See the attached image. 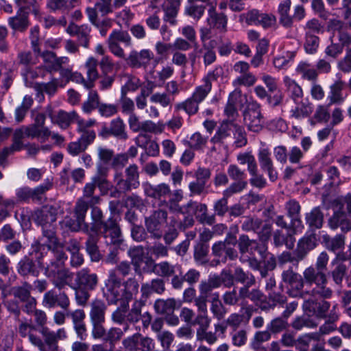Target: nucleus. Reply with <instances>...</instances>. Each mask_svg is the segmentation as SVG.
Here are the masks:
<instances>
[{
  "label": "nucleus",
  "mask_w": 351,
  "mask_h": 351,
  "mask_svg": "<svg viewBox=\"0 0 351 351\" xmlns=\"http://www.w3.org/2000/svg\"><path fill=\"white\" fill-rule=\"evenodd\" d=\"M90 217L92 222L90 225L84 223L82 231L86 234L94 232L99 233L105 239L107 245H119L122 242L121 228L113 217H109L106 221L102 210L97 206H90Z\"/></svg>",
  "instance_id": "obj_1"
},
{
  "label": "nucleus",
  "mask_w": 351,
  "mask_h": 351,
  "mask_svg": "<svg viewBox=\"0 0 351 351\" xmlns=\"http://www.w3.org/2000/svg\"><path fill=\"white\" fill-rule=\"evenodd\" d=\"M43 234L38 241L36 247L37 259L44 260L46 256L49 258H58L59 260L67 259L64 251V246L58 241L56 234L55 226L49 225L44 226Z\"/></svg>",
  "instance_id": "obj_2"
},
{
  "label": "nucleus",
  "mask_w": 351,
  "mask_h": 351,
  "mask_svg": "<svg viewBox=\"0 0 351 351\" xmlns=\"http://www.w3.org/2000/svg\"><path fill=\"white\" fill-rule=\"evenodd\" d=\"M303 276L307 285L315 284V285L311 291H308L307 295H310V298L330 299L332 296L333 291L327 287L328 279L323 271H317L311 266L304 269Z\"/></svg>",
  "instance_id": "obj_3"
},
{
  "label": "nucleus",
  "mask_w": 351,
  "mask_h": 351,
  "mask_svg": "<svg viewBox=\"0 0 351 351\" xmlns=\"http://www.w3.org/2000/svg\"><path fill=\"white\" fill-rule=\"evenodd\" d=\"M66 259L59 260L58 258H49L48 261L39 260L40 265L45 266V275L50 279L55 287L63 289L69 282L71 275L69 271L62 267Z\"/></svg>",
  "instance_id": "obj_4"
},
{
  "label": "nucleus",
  "mask_w": 351,
  "mask_h": 351,
  "mask_svg": "<svg viewBox=\"0 0 351 351\" xmlns=\"http://www.w3.org/2000/svg\"><path fill=\"white\" fill-rule=\"evenodd\" d=\"M139 284L135 278H130L121 284V287L117 290L114 295L108 300L110 304H116L118 302H122L123 308H128L129 302L138 293Z\"/></svg>",
  "instance_id": "obj_5"
},
{
  "label": "nucleus",
  "mask_w": 351,
  "mask_h": 351,
  "mask_svg": "<svg viewBox=\"0 0 351 351\" xmlns=\"http://www.w3.org/2000/svg\"><path fill=\"white\" fill-rule=\"evenodd\" d=\"M154 60L155 65L158 63V60L155 58L154 53L148 49H143L138 51L132 50L125 58L128 65L133 69H147L152 60Z\"/></svg>",
  "instance_id": "obj_6"
},
{
  "label": "nucleus",
  "mask_w": 351,
  "mask_h": 351,
  "mask_svg": "<svg viewBox=\"0 0 351 351\" xmlns=\"http://www.w3.org/2000/svg\"><path fill=\"white\" fill-rule=\"evenodd\" d=\"M51 186L52 182L47 179L43 184L34 189L24 186L16 189V196L19 202H27L30 200L40 202L45 192L49 190Z\"/></svg>",
  "instance_id": "obj_7"
},
{
  "label": "nucleus",
  "mask_w": 351,
  "mask_h": 351,
  "mask_svg": "<svg viewBox=\"0 0 351 351\" xmlns=\"http://www.w3.org/2000/svg\"><path fill=\"white\" fill-rule=\"evenodd\" d=\"M261 105L255 100H250L243 112V119L248 130L251 132H258L262 129Z\"/></svg>",
  "instance_id": "obj_8"
},
{
  "label": "nucleus",
  "mask_w": 351,
  "mask_h": 351,
  "mask_svg": "<svg viewBox=\"0 0 351 351\" xmlns=\"http://www.w3.org/2000/svg\"><path fill=\"white\" fill-rule=\"evenodd\" d=\"M167 219V213L162 209L155 210L145 218V227L147 232L155 239H160L163 235V224Z\"/></svg>",
  "instance_id": "obj_9"
},
{
  "label": "nucleus",
  "mask_w": 351,
  "mask_h": 351,
  "mask_svg": "<svg viewBox=\"0 0 351 351\" xmlns=\"http://www.w3.org/2000/svg\"><path fill=\"white\" fill-rule=\"evenodd\" d=\"M249 25H261L264 29L270 28L276 25V18L272 14L262 12L253 9L241 15Z\"/></svg>",
  "instance_id": "obj_10"
},
{
  "label": "nucleus",
  "mask_w": 351,
  "mask_h": 351,
  "mask_svg": "<svg viewBox=\"0 0 351 351\" xmlns=\"http://www.w3.org/2000/svg\"><path fill=\"white\" fill-rule=\"evenodd\" d=\"M222 73L223 69L221 66H217L213 71L209 72L203 79L204 84L195 88L191 96L193 99L199 104L201 103L212 89L211 80H217L222 75Z\"/></svg>",
  "instance_id": "obj_11"
},
{
  "label": "nucleus",
  "mask_w": 351,
  "mask_h": 351,
  "mask_svg": "<svg viewBox=\"0 0 351 351\" xmlns=\"http://www.w3.org/2000/svg\"><path fill=\"white\" fill-rule=\"evenodd\" d=\"M219 287V282L213 280L210 276L207 280H202L199 285V295L195 299V305L200 307L207 306L208 298H214L215 293H213L214 289Z\"/></svg>",
  "instance_id": "obj_12"
},
{
  "label": "nucleus",
  "mask_w": 351,
  "mask_h": 351,
  "mask_svg": "<svg viewBox=\"0 0 351 351\" xmlns=\"http://www.w3.org/2000/svg\"><path fill=\"white\" fill-rule=\"evenodd\" d=\"M325 300L318 301L317 299H306L302 304L303 310L306 313L315 315L318 318H326L330 303Z\"/></svg>",
  "instance_id": "obj_13"
},
{
  "label": "nucleus",
  "mask_w": 351,
  "mask_h": 351,
  "mask_svg": "<svg viewBox=\"0 0 351 351\" xmlns=\"http://www.w3.org/2000/svg\"><path fill=\"white\" fill-rule=\"evenodd\" d=\"M43 305L47 308L58 306L67 311L70 306V300L64 292L57 294L54 290L47 291L43 296Z\"/></svg>",
  "instance_id": "obj_14"
},
{
  "label": "nucleus",
  "mask_w": 351,
  "mask_h": 351,
  "mask_svg": "<svg viewBox=\"0 0 351 351\" xmlns=\"http://www.w3.org/2000/svg\"><path fill=\"white\" fill-rule=\"evenodd\" d=\"M66 31L69 35L77 37L79 45L86 49L89 47L91 29L88 25H77L71 23Z\"/></svg>",
  "instance_id": "obj_15"
},
{
  "label": "nucleus",
  "mask_w": 351,
  "mask_h": 351,
  "mask_svg": "<svg viewBox=\"0 0 351 351\" xmlns=\"http://www.w3.org/2000/svg\"><path fill=\"white\" fill-rule=\"evenodd\" d=\"M206 23L208 27L219 33L227 32L228 16L223 12H218L214 7L208 10Z\"/></svg>",
  "instance_id": "obj_16"
},
{
  "label": "nucleus",
  "mask_w": 351,
  "mask_h": 351,
  "mask_svg": "<svg viewBox=\"0 0 351 351\" xmlns=\"http://www.w3.org/2000/svg\"><path fill=\"white\" fill-rule=\"evenodd\" d=\"M328 224L332 230H335L338 228H340L341 230L345 233L351 230V221L348 218V213L343 210L341 207L334 211L328 219Z\"/></svg>",
  "instance_id": "obj_17"
},
{
  "label": "nucleus",
  "mask_w": 351,
  "mask_h": 351,
  "mask_svg": "<svg viewBox=\"0 0 351 351\" xmlns=\"http://www.w3.org/2000/svg\"><path fill=\"white\" fill-rule=\"evenodd\" d=\"M47 112L51 118L52 123L57 124L62 130L67 129L69 125L78 118L75 111L67 112L62 110L53 114L51 107H48Z\"/></svg>",
  "instance_id": "obj_18"
},
{
  "label": "nucleus",
  "mask_w": 351,
  "mask_h": 351,
  "mask_svg": "<svg viewBox=\"0 0 351 351\" xmlns=\"http://www.w3.org/2000/svg\"><path fill=\"white\" fill-rule=\"evenodd\" d=\"M76 282L85 289L94 290L98 283V276L88 268H83L76 274Z\"/></svg>",
  "instance_id": "obj_19"
},
{
  "label": "nucleus",
  "mask_w": 351,
  "mask_h": 351,
  "mask_svg": "<svg viewBox=\"0 0 351 351\" xmlns=\"http://www.w3.org/2000/svg\"><path fill=\"white\" fill-rule=\"evenodd\" d=\"M95 138V133H83L77 141L71 142L68 145L67 151L71 156H76L84 152Z\"/></svg>",
  "instance_id": "obj_20"
},
{
  "label": "nucleus",
  "mask_w": 351,
  "mask_h": 351,
  "mask_svg": "<svg viewBox=\"0 0 351 351\" xmlns=\"http://www.w3.org/2000/svg\"><path fill=\"white\" fill-rule=\"evenodd\" d=\"M338 39L339 43H331V44L325 49L326 56L334 59L337 58L342 53L344 48L346 49L347 46L351 42V35L346 32H340L338 35Z\"/></svg>",
  "instance_id": "obj_21"
},
{
  "label": "nucleus",
  "mask_w": 351,
  "mask_h": 351,
  "mask_svg": "<svg viewBox=\"0 0 351 351\" xmlns=\"http://www.w3.org/2000/svg\"><path fill=\"white\" fill-rule=\"evenodd\" d=\"M144 191L147 197L160 201V205L162 204V201L165 200L167 196L171 193L169 186L165 183L157 185L147 184L144 186Z\"/></svg>",
  "instance_id": "obj_22"
},
{
  "label": "nucleus",
  "mask_w": 351,
  "mask_h": 351,
  "mask_svg": "<svg viewBox=\"0 0 351 351\" xmlns=\"http://www.w3.org/2000/svg\"><path fill=\"white\" fill-rule=\"evenodd\" d=\"M29 15V13L18 10L15 16L8 18V23L14 32H25L30 25Z\"/></svg>",
  "instance_id": "obj_23"
},
{
  "label": "nucleus",
  "mask_w": 351,
  "mask_h": 351,
  "mask_svg": "<svg viewBox=\"0 0 351 351\" xmlns=\"http://www.w3.org/2000/svg\"><path fill=\"white\" fill-rule=\"evenodd\" d=\"M345 241L346 237L342 234H337L334 237H331L328 234L322 236V243L324 247L333 253L343 250Z\"/></svg>",
  "instance_id": "obj_24"
},
{
  "label": "nucleus",
  "mask_w": 351,
  "mask_h": 351,
  "mask_svg": "<svg viewBox=\"0 0 351 351\" xmlns=\"http://www.w3.org/2000/svg\"><path fill=\"white\" fill-rule=\"evenodd\" d=\"M88 237L85 243L86 252L90 256L92 262H99L102 258V255L99 250L98 242L99 233L90 232L86 234Z\"/></svg>",
  "instance_id": "obj_25"
},
{
  "label": "nucleus",
  "mask_w": 351,
  "mask_h": 351,
  "mask_svg": "<svg viewBox=\"0 0 351 351\" xmlns=\"http://www.w3.org/2000/svg\"><path fill=\"white\" fill-rule=\"evenodd\" d=\"M122 276L115 268L109 271L108 279L106 280V292L105 296L108 300L111 295L115 294L117 290L121 287Z\"/></svg>",
  "instance_id": "obj_26"
},
{
  "label": "nucleus",
  "mask_w": 351,
  "mask_h": 351,
  "mask_svg": "<svg viewBox=\"0 0 351 351\" xmlns=\"http://www.w3.org/2000/svg\"><path fill=\"white\" fill-rule=\"evenodd\" d=\"M315 237L312 236H304L298 242L295 252L302 261L307 256L308 252L316 247Z\"/></svg>",
  "instance_id": "obj_27"
},
{
  "label": "nucleus",
  "mask_w": 351,
  "mask_h": 351,
  "mask_svg": "<svg viewBox=\"0 0 351 351\" xmlns=\"http://www.w3.org/2000/svg\"><path fill=\"white\" fill-rule=\"evenodd\" d=\"M34 220L38 225L42 226L43 229L44 226L49 227V225H53V223L56 221V216L52 207H44L35 213Z\"/></svg>",
  "instance_id": "obj_28"
},
{
  "label": "nucleus",
  "mask_w": 351,
  "mask_h": 351,
  "mask_svg": "<svg viewBox=\"0 0 351 351\" xmlns=\"http://www.w3.org/2000/svg\"><path fill=\"white\" fill-rule=\"evenodd\" d=\"M179 306L178 302L173 298L167 300L158 299L154 302V308L156 313L167 315L173 314Z\"/></svg>",
  "instance_id": "obj_29"
},
{
  "label": "nucleus",
  "mask_w": 351,
  "mask_h": 351,
  "mask_svg": "<svg viewBox=\"0 0 351 351\" xmlns=\"http://www.w3.org/2000/svg\"><path fill=\"white\" fill-rule=\"evenodd\" d=\"M107 306L101 300H95L90 304V318L91 322H105Z\"/></svg>",
  "instance_id": "obj_30"
},
{
  "label": "nucleus",
  "mask_w": 351,
  "mask_h": 351,
  "mask_svg": "<svg viewBox=\"0 0 351 351\" xmlns=\"http://www.w3.org/2000/svg\"><path fill=\"white\" fill-rule=\"evenodd\" d=\"M98 61L93 57L88 58L85 63L86 69L87 83H86V88L91 89L95 85V81L99 77L97 71Z\"/></svg>",
  "instance_id": "obj_31"
},
{
  "label": "nucleus",
  "mask_w": 351,
  "mask_h": 351,
  "mask_svg": "<svg viewBox=\"0 0 351 351\" xmlns=\"http://www.w3.org/2000/svg\"><path fill=\"white\" fill-rule=\"evenodd\" d=\"M197 308L198 314L194 318L192 325H198L197 334L200 335V332H205L210 326V319L208 315L207 306L200 307V306H195Z\"/></svg>",
  "instance_id": "obj_32"
},
{
  "label": "nucleus",
  "mask_w": 351,
  "mask_h": 351,
  "mask_svg": "<svg viewBox=\"0 0 351 351\" xmlns=\"http://www.w3.org/2000/svg\"><path fill=\"white\" fill-rule=\"evenodd\" d=\"M88 208H90V205L85 203V202L79 199H77L74 208V213L76 217V232L80 230H82V228L84 227V223H86L85 218Z\"/></svg>",
  "instance_id": "obj_33"
},
{
  "label": "nucleus",
  "mask_w": 351,
  "mask_h": 351,
  "mask_svg": "<svg viewBox=\"0 0 351 351\" xmlns=\"http://www.w3.org/2000/svg\"><path fill=\"white\" fill-rule=\"evenodd\" d=\"M305 219L311 229H320L324 223V215L318 207H315L309 213H306Z\"/></svg>",
  "instance_id": "obj_34"
},
{
  "label": "nucleus",
  "mask_w": 351,
  "mask_h": 351,
  "mask_svg": "<svg viewBox=\"0 0 351 351\" xmlns=\"http://www.w3.org/2000/svg\"><path fill=\"white\" fill-rule=\"evenodd\" d=\"M291 1V0H285L281 2L278 6V13L280 15L279 22L286 28L293 26V19L289 14Z\"/></svg>",
  "instance_id": "obj_35"
},
{
  "label": "nucleus",
  "mask_w": 351,
  "mask_h": 351,
  "mask_svg": "<svg viewBox=\"0 0 351 351\" xmlns=\"http://www.w3.org/2000/svg\"><path fill=\"white\" fill-rule=\"evenodd\" d=\"M17 271L21 276L31 275L37 276L38 271L34 261L27 256L23 257L17 264Z\"/></svg>",
  "instance_id": "obj_36"
},
{
  "label": "nucleus",
  "mask_w": 351,
  "mask_h": 351,
  "mask_svg": "<svg viewBox=\"0 0 351 351\" xmlns=\"http://www.w3.org/2000/svg\"><path fill=\"white\" fill-rule=\"evenodd\" d=\"M284 82L289 97L295 104L300 103L303 97L302 88L294 80H291L289 77H285Z\"/></svg>",
  "instance_id": "obj_37"
},
{
  "label": "nucleus",
  "mask_w": 351,
  "mask_h": 351,
  "mask_svg": "<svg viewBox=\"0 0 351 351\" xmlns=\"http://www.w3.org/2000/svg\"><path fill=\"white\" fill-rule=\"evenodd\" d=\"M19 10L27 13H32L36 19L41 16L40 5L37 0H14Z\"/></svg>",
  "instance_id": "obj_38"
},
{
  "label": "nucleus",
  "mask_w": 351,
  "mask_h": 351,
  "mask_svg": "<svg viewBox=\"0 0 351 351\" xmlns=\"http://www.w3.org/2000/svg\"><path fill=\"white\" fill-rule=\"evenodd\" d=\"M95 190L93 184L86 183L83 188L82 196L78 199L85 202L90 207L100 204L101 199L99 195H95Z\"/></svg>",
  "instance_id": "obj_39"
},
{
  "label": "nucleus",
  "mask_w": 351,
  "mask_h": 351,
  "mask_svg": "<svg viewBox=\"0 0 351 351\" xmlns=\"http://www.w3.org/2000/svg\"><path fill=\"white\" fill-rule=\"evenodd\" d=\"M176 269H181L180 265H171L167 261L156 263L153 267V271L160 277H170L175 274Z\"/></svg>",
  "instance_id": "obj_40"
},
{
  "label": "nucleus",
  "mask_w": 351,
  "mask_h": 351,
  "mask_svg": "<svg viewBox=\"0 0 351 351\" xmlns=\"http://www.w3.org/2000/svg\"><path fill=\"white\" fill-rule=\"evenodd\" d=\"M344 86L345 83L341 80H337L330 86L328 96L329 104H341L344 101V97L342 95V90Z\"/></svg>",
  "instance_id": "obj_41"
},
{
  "label": "nucleus",
  "mask_w": 351,
  "mask_h": 351,
  "mask_svg": "<svg viewBox=\"0 0 351 351\" xmlns=\"http://www.w3.org/2000/svg\"><path fill=\"white\" fill-rule=\"evenodd\" d=\"M210 311L213 317L218 320H221L224 318L227 313V309L219 300V293L215 292L214 298L211 300Z\"/></svg>",
  "instance_id": "obj_42"
},
{
  "label": "nucleus",
  "mask_w": 351,
  "mask_h": 351,
  "mask_svg": "<svg viewBox=\"0 0 351 351\" xmlns=\"http://www.w3.org/2000/svg\"><path fill=\"white\" fill-rule=\"evenodd\" d=\"M304 283H306L304 280V277L301 276L299 278H298L297 280L291 285H290L289 287H287L288 294L293 298H306L308 291H302V289L304 286Z\"/></svg>",
  "instance_id": "obj_43"
},
{
  "label": "nucleus",
  "mask_w": 351,
  "mask_h": 351,
  "mask_svg": "<svg viewBox=\"0 0 351 351\" xmlns=\"http://www.w3.org/2000/svg\"><path fill=\"white\" fill-rule=\"evenodd\" d=\"M274 243L276 247L285 245L288 249H292L294 246L295 239L290 234H285L280 230H276L273 234Z\"/></svg>",
  "instance_id": "obj_44"
},
{
  "label": "nucleus",
  "mask_w": 351,
  "mask_h": 351,
  "mask_svg": "<svg viewBox=\"0 0 351 351\" xmlns=\"http://www.w3.org/2000/svg\"><path fill=\"white\" fill-rule=\"evenodd\" d=\"M205 10L206 5L203 4L188 3L184 9V14L197 21L203 16Z\"/></svg>",
  "instance_id": "obj_45"
},
{
  "label": "nucleus",
  "mask_w": 351,
  "mask_h": 351,
  "mask_svg": "<svg viewBox=\"0 0 351 351\" xmlns=\"http://www.w3.org/2000/svg\"><path fill=\"white\" fill-rule=\"evenodd\" d=\"M209 246L207 243H198L194 247V259L199 265H205L208 262L207 256Z\"/></svg>",
  "instance_id": "obj_46"
},
{
  "label": "nucleus",
  "mask_w": 351,
  "mask_h": 351,
  "mask_svg": "<svg viewBox=\"0 0 351 351\" xmlns=\"http://www.w3.org/2000/svg\"><path fill=\"white\" fill-rule=\"evenodd\" d=\"M32 287L30 284L25 282L23 284L22 286L14 287L12 289V295L14 298L19 299L21 302H25L31 296V291Z\"/></svg>",
  "instance_id": "obj_47"
},
{
  "label": "nucleus",
  "mask_w": 351,
  "mask_h": 351,
  "mask_svg": "<svg viewBox=\"0 0 351 351\" xmlns=\"http://www.w3.org/2000/svg\"><path fill=\"white\" fill-rule=\"evenodd\" d=\"M40 332L44 337L47 351H56L58 340L55 332L50 330L47 327H43Z\"/></svg>",
  "instance_id": "obj_48"
},
{
  "label": "nucleus",
  "mask_w": 351,
  "mask_h": 351,
  "mask_svg": "<svg viewBox=\"0 0 351 351\" xmlns=\"http://www.w3.org/2000/svg\"><path fill=\"white\" fill-rule=\"evenodd\" d=\"M234 277L237 282L243 284L244 285L253 286L256 280L254 276L248 271H245L241 267H237L234 272Z\"/></svg>",
  "instance_id": "obj_49"
},
{
  "label": "nucleus",
  "mask_w": 351,
  "mask_h": 351,
  "mask_svg": "<svg viewBox=\"0 0 351 351\" xmlns=\"http://www.w3.org/2000/svg\"><path fill=\"white\" fill-rule=\"evenodd\" d=\"M278 265L283 267L287 263H292L293 266L298 267L301 261L295 251L293 252L284 251L277 258Z\"/></svg>",
  "instance_id": "obj_50"
},
{
  "label": "nucleus",
  "mask_w": 351,
  "mask_h": 351,
  "mask_svg": "<svg viewBox=\"0 0 351 351\" xmlns=\"http://www.w3.org/2000/svg\"><path fill=\"white\" fill-rule=\"evenodd\" d=\"M99 104V96L97 92L90 90L87 100L82 105V110L86 113H90L94 109L97 108Z\"/></svg>",
  "instance_id": "obj_51"
},
{
  "label": "nucleus",
  "mask_w": 351,
  "mask_h": 351,
  "mask_svg": "<svg viewBox=\"0 0 351 351\" xmlns=\"http://www.w3.org/2000/svg\"><path fill=\"white\" fill-rule=\"evenodd\" d=\"M41 56L45 64L44 69L50 73L57 71V56L53 51H45L42 53Z\"/></svg>",
  "instance_id": "obj_52"
},
{
  "label": "nucleus",
  "mask_w": 351,
  "mask_h": 351,
  "mask_svg": "<svg viewBox=\"0 0 351 351\" xmlns=\"http://www.w3.org/2000/svg\"><path fill=\"white\" fill-rule=\"evenodd\" d=\"M207 138L201 135V133H192L184 139L185 143L191 148L198 149L205 145Z\"/></svg>",
  "instance_id": "obj_53"
},
{
  "label": "nucleus",
  "mask_w": 351,
  "mask_h": 351,
  "mask_svg": "<svg viewBox=\"0 0 351 351\" xmlns=\"http://www.w3.org/2000/svg\"><path fill=\"white\" fill-rule=\"evenodd\" d=\"M47 5L51 11L62 12H68L75 6L72 1L68 0H49Z\"/></svg>",
  "instance_id": "obj_54"
},
{
  "label": "nucleus",
  "mask_w": 351,
  "mask_h": 351,
  "mask_svg": "<svg viewBox=\"0 0 351 351\" xmlns=\"http://www.w3.org/2000/svg\"><path fill=\"white\" fill-rule=\"evenodd\" d=\"M332 269L330 272L333 281L337 285H341L347 273V266L345 264H331Z\"/></svg>",
  "instance_id": "obj_55"
},
{
  "label": "nucleus",
  "mask_w": 351,
  "mask_h": 351,
  "mask_svg": "<svg viewBox=\"0 0 351 351\" xmlns=\"http://www.w3.org/2000/svg\"><path fill=\"white\" fill-rule=\"evenodd\" d=\"M176 109L178 110H183L186 113L191 116L197 112L199 109V103L193 99L191 97L184 101L178 104L176 106Z\"/></svg>",
  "instance_id": "obj_56"
},
{
  "label": "nucleus",
  "mask_w": 351,
  "mask_h": 351,
  "mask_svg": "<svg viewBox=\"0 0 351 351\" xmlns=\"http://www.w3.org/2000/svg\"><path fill=\"white\" fill-rule=\"evenodd\" d=\"M21 75L24 80L27 82L29 80H34L38 77H44L45 75V69L43 66H37L34 69L32 66L22 69Z\"/></svg>",
  "instance_id": "obj_57"
},
{
  "label": "nucleus",
  "mask_w": 351,
  "mask_h": 351,
  "mask_svg": "<svg viewBox=\"0 0 351 351\" xmlns=\"http://www.w3.org/2000/svg\"><path fill=\"white\" fill-rule=\"evenodd\" d=\"M108 38L117 43H122L126 47L132 45V38L126 31L113 30Z\"/></svg>",
  "instance_id": "obj_58"
},
{
  "label": "nucleus",
  "mask_w": 351,
  "mask_h": 351,
  "mask_svg": "<svg viewBox=\"0 0 351 351\" xmlns=\"http://www.w3.org/2000/svg\"><path fill=\"white\" fill-rule=\"evenodd\" d=\"M256 77L252 73L248 72L243 75H240L232 82V85L235 87L244 86L246 87L252 86L256 82Z\"/></svg>",
  "instance_id": "obj_59"
},
{
  "label": "nucleus",
  "mask_w": 351,
  "mask_h": 351,
  "mask_svg": "<svg viewBox=\"0 0 351 351\" xmlns=\"http://www.w3.org/2000/svg\"><path fill=\"white\" fill-rule=\"evenodd\" d=\"M28 136H31L32 138L38 137L43 139L44 141L45 139L51 141L55 145H61L64 138L62 135L58 133H27Z\"/></svg>",
  "instance_id": "obj_60"
},
{
  "label": "nucleus",
  "mask_w": 351,
  "mask_h": 351,
  "mask_svg": "<svg viewBox=\"0 0 351 351\" xmlns=\"http://www.w3.org/2000/svg\"><path fill=\"white\" fill-rule=\"evenodd\" d=\"M19 64L23 66V69L33 66L37 62V57H34L29 51H21L17 55Z\"/></svg>",
  "instance_id": "obj_61"
},
{
  "label": "nucleus",
  "mask_w": 351,
  "mask_h": 351,
  "mask_svg": "<svg viewBox=\"0 0 351 351\" xmlns=\"http://www.w3.org/2000/svg\"><path fill=\"white\" fill-rule=\"evenodd\" d=\"M319 45V38L315 34H305L304 49L306 53H316Z\"/></svg>",
  "instance_id": "obj_62"
},
{
  "label": "nucleus",
  "mask_w": 351,
  "mask_h": 351,
  "mask_svg": "<svg viewBox=\"0 0 351 351\" xmlns=\"http://www.w3.org/2000/svg\"><path fill=\"white\" fill-rule=\"evenodd\" d=\"M296 71L305 80H315L317 77L316 71L311 68L310 65L306 62L300 63L297 66Z\"/></svg>",
  "instance_id": "obj_63"
},
{
  "label": "nucleus",
  "mask_w": 351,
  "mask_h": 351,
  "mask_svg": "<svg viewBox=\"0 0 351 351\" xmlns=\"http://www.w3.org/2000/svg\"><path fill=\"white\" fill-rule=\"evenodd\" d=\"M242 130L240 121L237 120V118H227L221 122L218 132H241Z\"/></svg>",
  "instance_id": "obj_64"
}]
</instances>
